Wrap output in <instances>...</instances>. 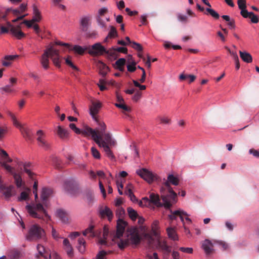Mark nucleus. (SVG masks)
<instances>
[{
	"label": "nucleus",
	"mask_w": 259,
	"mask_h": 259,
	"mask_svg": "<svg viewBox=\"0 0 259 259\" xmlns=\"http://www.w3.org/2000/svg\"><path fill=\"white\" fill-rule=\"evenodd\" d=\"M228 26L231 29H233L235 27L234 21L232 19H230L229 16H228Z\"/></svg>",
	"instance_id": "0e129e2a"
},
{
	"label": "nucleus",
	"mask_w": 259,
	"mask_h": 259,
	"mask_svg": "<svg viewBox=\"0 0 259 259\" xmlns=\"http://www.w3.org/2000/svg\"><path fill=\"white\" fill-rule=\"evenodd\" d=\"M45 235V232L39 225L35 224L32 225L26 236L28 240H36L42 238Z\"/></svg>",
	"instance_id": "6e6552de"
},
{
	"label": "nucleus",
	"mask_w": 259,
	"mask_h": 259,
	"mask_svg": "<svg viewBox=\"0 0 259 259\" xmlns=\"http://www.w3.org/2000/svg\"><path fill=\"white\" fill-rule=\"evenodd\" d=\"M21 173L22 172H20L18 173L15 172L13 173V174L12 175L14 178L15 183L18 188L21 187L22 185Z\"/></svg>",
	"instance_id": "7c9ffc66"
},
{
	"label": "nucleus",
	"mask_w": 259,
	"mask_h": 259,
	"mask_svg": "<svg viewBox=\"0 0 259 259\" xmlns=\"http://www.w3.org/2000/svg\"><path fill=\"white\" fill-rule=\"evenodd\" d=\"M1 165L7 170L11 175H12L13 173L15 172L14 168L8 165L7 163H6V162H1Z\"/></svg>",
	"instance_id": "a18cd8bd"
},
{
	"label": "nucleus",
	"mask_w": 259,
	"mask_h": 259,
	"mask_svg": "<svg viewBox=\"0 0 259 259\" xmlns=\"http://www.w3.org/2000/svg\"><path fill=\"white\" fill-rule=\"evenodd\" d=\"M26 209L30 215L34 218L42 219L47 222L50 219V217L41 203L27 205Z\"/></svg>",
	"instance_id": "39448f33"
},
{
	"label": "nucleus",
	"mask_w": 259,
	"mask_h": 259,
	"mask_svg": "<svg viewBox=\"0 0 259 259\" xmlns=\"http://www.w3.org/2000/svg\"><path fill=\"white\" fill-rule=\"evenodd\" d=\"M21 256V251L16 248L11 249L8 253V257L10 259H19Z\"/></svg>",
	"instance_id": "bb28decb"
},
{
	"label": "nucleus",
	"mask_w": 259,
	"mask_h": 259,
	"mask_svg": "<svg viewBox=\"0 0 259 259\" xmlns=\"http://www.w3.org/2000/svg\"><path fill=\"white\" fill-rule=\"evenodd\" d=\"M96 66L99 70L100 74L103 76H106L109 71V67L101 61H98L97 62Z\"/></svg>",
	"instance_id": "4be33fe9"
},
{
	"label": "nucleus",
	"mask_w": 259,
	"mask_h": 259,
	"mask_svg": "<svg viewBox=\"0 0 259 259\" xmlns=\"http://www.w3.org/2000/svg\"><path fill=\"white\" fill-rule=\"evenodd\" d=\"M57 134L62 140H66L69 137V132L67 130L61 126H58L56 130Z\"/></svg>",
	"instance_id": "5701e85b"
},
{
	"label": "nucleus",
	"mask_w": 259,
	"mask_h": 259,
	"mask_svg": "<svg viewBox=\"0 0 259 259\" xmlns=\"http://www.w3.org/2000/svg\"><path fill=\"white\" fill-rule=\"evenodd\" d=\"M112 251L106 252L103 250L100 251L96 255V259H107L106 255Z\"/></svg>",
	"instance_id": "49530a36"
},
{
	"label": "nucleus",
	"mask_w": 259,
	"mask_h": 259,
	"mask_svg": "<svg viewBox=\"0 0 259 259\" xmlns=\"http://www.w3.org/2000/svg\"><path fill=\"white\" fill-rule=\"evenodd\" d=\"M125 63V59L124 58H120L118 60H117L115 64L117 66V68L120 70L122 71L123 70V66L124 65Z\"/></svg>",
	"instance_id": "c03bdc74"
},
{
	"label": "nucleus",
	"mask_w": 259,
	"mask_h": 259,
	"mask_svg": "<svg viewBox=\"0 0 259 259\" xmlns=\"http://www.w3.org/2000/svg\"><path fill=\"white\" fill-rule=\"evenodd\" d=\"M142 202H143L144 205L146 207H149L151 206V204L150 202L149 198H148L147 197H143L142 199Z\"/></svg>",
	"instance_id": "338daca9"
},
{
	"label": "nucleus",
	"mask_w": 259,
	"mask_h": 259,
	"mask_svg": "<svg viewBox=\"0 0 259 259\" xmlns=\"http://www.w3.org/2000/svg\"><path fill=\"white\" fill-rule=\"evenodd\" d=\"M7 27H1V33H7L9 31L11 34L15 36L17 39H20L25 36V34L21 30V26L18 25L14 26L10 22L7 23Z\"/></svg>",
	"instance_id": "0eeeda50"
},
{
	"label": "nucleus",
	"mask_w": 259,
	"mask_h": 259,
	"mask_svg": "<svg viewBox=\"0 0 259 259\" xmlns=\"http://www.w3.org/2000/svg\"><path fill=\"white\" fill-rule=\"evenodd\" d=\"M71 57L70 56H68L66 58H65V63L66 64L71 67L73 69L75 70H78V68L75 66L71 60Z\"/></svg>",
	"instance_id": "8fccbe9b"
},
{
	"label": "nucleus",
	"mask_w": 259,
	"mask_h": 259,
	"mask_svg": "<svg viewBox=\"0 0 259 259\" xmlns=\"http://www.w3.org/2000/svg\"><path fill=\"white\" fill-rule=\"evenodd\" d=\"M8 114H9V116L11 117V118L13 121L14 125L15 126H16L17 127L19 128V130H20V127H22L23 126H22L20 124V123L17 121L15 116L12 113H11L10 112H9Z\"/></svg>",
	"instance_id": "09e8293b"
},
{
	"label": "nucleus",
	"mask_w": 259,
	"mask_h": 259,
	"mask_svg": "<svg viewBox=\"0 0 259 259\" xmlns=\"http://www.w3.org/2000/svg\"><path fill=\"white\" fill-rule=\"evenodd\" d=\"M239 53H240V58L242 59V60L244 62L247 63H251L252 62V58L251 55L249 53H248L245 51H244V52L240 51Z\"/></svg>",
	"instance_id": "c756f323"
},
{
	"label": "nucleus",
	"mask_w": 259,
	"mask_h": 259,
	"mask_svg": "<svg viewBox=\"0 0 259 259\" xmlns=\"http://www.w3.org/2000/svg\"><path fill=\"white\" fill-rule=\"evenodd\" d=\"M178 20L182 22L186 23L187 22L188 17L186 15L178 14L177 15Z\"/></svg>",
	"instance_id": "680f3d73"
},
{
	"label": "nucleus",
	"mask_w": 259,
	"mask_h": 259,
	"mask_svg": "<svg viewBox=\"0 0 259 259\" xmlns=\"http://www.w3.org/2000/svg\"><path fill=\"white\" fill-rule=\"evenodd\" d=\"M49 58L56 67H60L61 57L59 54V50L55 48L54 46L48 47L41 56L40 64L46 70L49 68Z\"/></svg>",
	"instance_id": "f03ea898"
},
{
	"label": "nucleus",
	"mask_w": 259,
	"mask_h": 259,
	"mask_svg": "<svg viewBox=\"0 0 259 259\" xmlns=\"http://www.w3.org/2000/svg\"><path fill=\"white\" fill-rule=\"evenodd\" d=\"M111 146H105L103 147L102 148L104 149V152L106 153V156L111 160H115V156L112 152V151L110 150V147Z\"/></svg>",
	"instance_id": "ea45409f"
},
{
	"label": "nucleus",
	"mask_w": 259,
	"mask_h": 259,
	"mask_svg": "<svg viewBox=\"0 0 259 259\" xmlns=\"http://www.w3.org/2000/svg\"><path fill=\"white\" fill-rule=\"evenodd\" d=\"M132 56L131 55L128 56V62L129 63V64L127 65V71L130 72H133L136 70V64L137 63L135 61H132Z\"/></svg>",
	"instance_id": "473e14b6"
},
{
	"label": "nucleus",
	"mask_w": 259,
	"mask_h": 259,
	"mask_svg": "<svg viewBox=\"0 0 259 259\" xmlns=\"http://www.w3.org/2000/svg\"><path fill=\"white\" fill-rule=\"evenodd\" d=\"M156 249L161 250L164 256L168 255L171 252V247L167 245L165 241H161L159 238L157 239Z\"/></svg>",
	"instance_id": "2eb2a0df"
},
{
	"label": "nucleus",
	"mask_w": 259,
	"mask_h": 259,
	"mask_svg": "<svg viewBox=\"0 0 259 259\" xmlns=\"http://www.w3.org/2000/svg\"><path fill=\"white\" fill-rule=\"evenodd\" d=\"M110 30L108 34V37L113 38L117 35V32L115 27L111 26Z\"/></svg>",
	"instance_id": "603ef678"
},
{
	"label": "nucleus",
	"mask_w": 259,
	"mask_h": 259,
	"mask_svg": "<svg viewBox=\"0 0 259 259\" xmlns=\"http://www.w3.org/2000/svg\"><path fill=\"white\" fill-rule=\"evenodd\" d=\"M238 7L241 10L240 14L243 17L250 18L252 23H256L258 22V19L257 16L254 15L253 12H249L246 10V5L245 4V2L239 1Z\"/></svg>",
	"instance_id": "9d476101"
},
{
	"label": "nucleus",
	"mask_w": 259,
	"mask_h": 259,
	"mask_svg": "<svg viewBox=\"0 0 259 259\" xmlns=\"http://www.w3.org/2000/svg\"><path fill=\"white\" fill-rule=\"evenodd\" d=\"M110 51L111 50H106L100 42H98L89 48L88 53L90 55L93 56L102 55L104 53L112 55L113 54Z\"/></svg>",
	"instance_id": "1a4fd4ad"
},
{
	"label": "nucleus",
	"mask_w": 259,
	"mask_h": 259,
	"mask_svg": "<svg viewBox=\"0 0 259 259\" xmlns=\"http://www.w3.org/2000/svg\"><path fill=\"white\" fill-rule=\"evenodd\" d=\"M164 187H161L160 191L161 193V198L163 203L160 202L159 195L151 193L149 195V199L150 204H152L157 207H161L163 206L165 208L169 209L171 206L174 202L170 199L169 196L164 191Z\"/></svg>",
	"instance_id": "7ed1b4c3"
},
{
	"label": "nucleus",
	"mask_w": 259,
	"mask_h": 259,
	"mask_svg": "<svg viewBox=\"0 0 259 259\" xmlns=\"http://www.w3.org/2000/svg\"><path fill=\"white\" fill-rule=\"evenodd\" d=\"M170 183L175 186L178 185V178L175 177L173 175H169L167 177V180L163 183V186L162 187H164V191L168 194L170 199H171L173 201L176 202L177 194L170 187Z\"/></svg>",
	"instance_id": "423d86ee"
},
{
	"label": "nucleus",
	"mask_w": 259,
	"mask_h": 259,
	"mask_svg": "<svg viewBox=\"0 0 259 259\" xmlns=\"http://www.w3.org/2000/svg\"><path fill=\"white\" fill-rule=\"evenodd\" d=\"M19 166L22 165L23 166L24 171L28 175L29 177L32 180H34V176L35 174L31 171L28 168L30 166L31 163L19 162L18 163Z\"/></svg>",
	"instance_id": "393cba45"
},
{
	"label": "nucleus",
	"mask_w": 259,
	"mask_h": 259,
	"mask_svg": "<svg viewBox=\"0 0 259 259\" xmlns=\"http://www.w3.org/2000/svg\"><path fill=\"white\" fill-rule=\"evenodd\" d=\"M130 232V239H127L131 242L133 244L137 245L140 242L141 238L139 234V231L136 227L131 228L129 230Z\"/></svg>",
	"instance_id": "dca6fc26"
},
{
	"label": "nucleus",
	"mask_w": 259,
	"mask_h": 259,
	"mask_svg": "<svg viewBox=\"0 0 259 259\" xmlns=\"http://www.w3.org/2000/svg\"><path fill=\"white\" fill-rule=\"evenodd\" d=\"M33 14L32 22H38L41 19L40 12L35 5L33 6Z\"/></svg>",
	"instance_id": "cd10ccee"
},
{
	"label": "nucleus",
	"mask_w": 259,
	"mask_h": 259,
	"mask_svg": "<svg viewBox=\"0 0 259 259\" xmlns=\"http://www.w3.org/2000/svg\"><path fill=\"white\" fill-rule=\"evenodd\" d=\"M65 249L67 254L69 256H72L73 255V248L71 245H69L65 247Z\"/></svg>",
	"instance_id": "69168bd1"
},
{
	"label": "nucleus",
	"mask_w": 259,
	"mask_h": 259,
	"mask_svg": "<svg viewBox=\"0 0 259 259\" xmlns=\"http://www.w3.org/2000/svg\"><path fill=\"white\" fill-rule=\"evenodd\" d=\"M113 51L115 52H118L122 53L124 54H127V49L126 48L124 47H118V48H113L112 49Z\"/></svg>",
	"instance_id": "13d9d810"
},
{
	"label": "nucleus",
	"mask_w": 259,
	"mask_h": 259,
	"mask_svg": "<svg viewBox=\"0 0 259 259\" xmlns=\"http://www.w3.org/2000/svg\"><path fill=\"white\" fill-rule=\"evenodd\" d=\"M201 247L207 254H210L212 252L213 245L208 239H205L201 243Z\"/></svg>",
	"instance_id": "aec40b11"
},
{
	"label": "nucleus",
	"mask_w": 259,
	"mask_h": 259,
	"mask_svg": "<svg viewBox=\"0 0 259 259\" xmlns=\"http://www.w3.org/2000/svg\"><path fill=\"white\" fill-rule=\"evenodd\" d=\"M37 249L41 256L44 255V253H47V250L45 247L40 244L37 245Z\"/></svg>",
	"instance_id": "bf43d9fd"
},
{
	"label": "nucleus",
	"mask_w": 259,
	"mask_h": 259,
	"mask_svg": "<svg viewBox=\"0 0 259 259\" xmlns=\"http://www.w3.org/2000/svg\"><path fill=\"white\" fill-rule=\"evenodd\" d=\"M147 259H160L158 257V254L156 252H154L152 255L147 254L146 255Z\"/></svg>",
	"instance_id": "774afa93"
},
{
	"label": "nucleus",
	"mask_w": 259,
	"mask_h": 259,
	"mask_svg": "<svg viewBox=\"0 0 259 259\" xmlns=\"http://www.w3.org/2000/svg\"><path fill=\"white\" fill-rule=\"evenodd\" d=\"M91 20L90 16H84L80 20L81 29L82 31H87L89 26V22Z\"/></svg>",
	"instance_id": "a878e982"
},
{
	"label": "nucleus",
	"mask_w": 259,
	"mask_h": 259,
	"mask_svg": "<svg viewBox=\"0 0 259 259\" xmlns=\"http://www.w3.org/2000/svg\"><path fill=\"white\" fill-rule=\"evenodd\" d=\"M94 226L90 225L87 229L83 232L84 236L89 235L90 237H94L97 235V233L94 231Z\"/></svg>",
	"instance_id": "c9c22d12"
},
{
	"label": "nucleus",
	"mask_w": 259,
	"mask_h": 259,
	"mask_svg": "<svg viewBox=\"0 0 259 259\" xmlns=\"http://www.w3.org/2000/svg\"><path fill=\"white\" fill-rule=\"evenodd\" d=\"M20 131L26 140L29 141L32 140L33 134L30 129L23 126L20 127Z\"/></svg>",
	"instance_id": "412c9836"
},
{
	"label": "nucleus",
	"mask_w": 259,
	"mask_h": 259,
	"mask_svg": "<svg viewBox=\"0 0 259 259\" xmlns=\"http://www.w3.org/2000/svg\"><path fill=\"white\" fill-rule=\"evenodd\" d=\"M137 174L149 183L157 179V176L146 168L137 170Z\"/></svg>",
	"instance_id": "f8f14e48"
},
{
	"label": "nucleus",
	"mask_w": 259,
	"mask_h": 259,
	"mask_svg": "<svg viewBox=\"0 0 259 259\" xmlns=\"http://www.w3.org/2000/svg\"><path fill=\"white\" fill-rule=\"evenodd\" d=\"M146 237L147 240V244L150 249H156L157 239H155L153 237L147 235Z\"/></svg>",
	"instance_id": "2f4dec72"
},
{
	"label": "nucleus",
	"mask_w": 259,
	"mask_h": 259,
	"mask_svg": "<svg viewBox=\"0 0 259 259\" xmlns=\"http://www.w3.org/2000/svg\"><path fill=\"white\" fill-rule=\"evenodd\" d=\"M37 141L39 146L45 150H48L50 148V144L45 140V135L43 131L39 130L36 133Z\"/></svg>",
	"instance_id": "4468645a"
},
{
	"label": "nucleus",
	"mask_w": 259,
	"mask_h": 259,
	"mask_svg": "<svg viewBox=\"0 0 259 259\" xmlns=\"http://www.w3.org/2000/svg\"><path fill=\"white\" fill-rule=\"evenodd\" d=\"M8 114H9V116L11 117V118L13 121L14 125L15 126H16L17 127L19 128V130H20V127H22L23 126H22L20 124V123L17 121L15 116L12 113H11L10 112H9Z\"/></svg>",
	"instance_id": "de8ad7c7"
},
{
	"label": "nucleus",
	"mask_w": 259,
	"mask_h": 259,
	"mask_svg": "<svg viewBox=\"0 0 259 259\" xmlns=\"http://www.w3.org/2000/svg\"><path fill=\"white\" fill-rule=\"evenodd\" d=\"M1 90L6 93H12L14 91V90L12 88V85H7L4 87L2 88Z\"/></svg>",
	"instance_id": "e2e57ef3"
},
{
	"label": "nucleus",
	"mask_w": 259,
	"mask_h": 259,
	"mask_svg": "<svg viewBox=\"0 0 259 259\" xmlns=\"http://www.w3.org/2000/svg\"><path fill=\"white\" fill-rule=\"evenodd\" d=\"M28 199V194L25 191H23L21 193L20 197L18 198V201H21L26 200Z\"/></svg>",
	"instance_id": "5fc2aeb1"
},
{
	"label": "nucleus",
	"mask_w": 259,
	"mask_h": 259,
	"mask_svg": "<svg viewBox=\"0 0 259 259\" xmlns=\"http://www.w3.org/2000/svg\"><path fill=\"white\" fill-rule=\"evenodd\" d=\"M72 50L79 55H82L85 51V49H83L81 46L78 45L74 46Z\"/></svg>",
	"instance_id": "864d4df0"
},
{
	"label": "nucleus",
	"mask_w": 259,
	"mask_h": 259,
	"mask_svg": "<svg viewBox=\"0 0 259 259\" xmlns=\"http://www.w3.org/2000/svg\"><path fill=\"white\" fill-rule=\"evenodd\" d=\"M91 152L93 156L96 159H100L101 155L99 151L94 147L91 148Z\"/></svg>",
	"instance_id": "3c124183"
},
{
	"label": "nucleus",
	"mask_w": 259,
	"mask_h": 259,
	"mask_svg": "<svg viewBox=\"0 0 259 259\" xmlns=\"http://www.w3.org/2000/svg\"><path fill=\"white\" fill-rule=\"evenodd\" d=\"M132 47L134 48V49L138 51H142L143 48L142 46L137 42H136L135 41L132 42Z\"/></svg>",
	"instance_id": "4d7b16f0"
},
{
	"label": "nucleus",
	"mask_w": 259,
	"mask_h": 259,
	"mask_svg": "<svg viewBox=\"0 0 259 259\" xmlns=\"http://www.w3.org/2000/svg\"><path fill=\"white\" fill-rule=\"evenodd\" d=\"M229 52L230 53V55L232 58L234 60L235 62V67L236 69H239L240 67L239 62V59L238 57L237 56V54L235 52H231L228 49V52Z\"/></svg>",
	"instance_id": "79ce46f5"
},
{
	"label": "nucleus",
	"mask_w": 259,
	"mask_h": 259,
	"mask_svg": "<svg viewBox=\"0 0 259 259\" xmlns=\"http://www.w3.org/2000/svg\"><path fill=\"white\" fill-rule=\"evenodd\" d=\"M99 215L101 218L107 217L109 222L112 221L113 217L112 210L107 206L102 207L100 209Z\"/></svg>",
	"instance_id": "a211bd4d"
},
{
	"label": "nucleus",
	"mask_w": 259,
	"mask_h": 259,
	"mask_svg": "<svg viewBox=\"0 0 259 259\" xmlns=\"http://www.w3.org/2000/svg\"><path fill=\"white\" fill-rule=\"evenodd\" d=\"M57 217L63 223H67L68 222V217L67 213L62 209H58L56 211Z\"/></svg>",
	"instance_id": "c85d7f7f"
},
{
	"label": "nucleus",
	"mask_w": 259,
	"mask_h": 259,
	"mask_svg": "<svg viewBox=\"0 0 259 259\" xmlns=\"http://www.w3.org/2000/svg\"><path fill=\"white\" fill-rule=\"evenodd\" d=\"M109 234V229L108 228L105 226L103 228V237L100 238L98 240V242L100 244L102 245H106L108 246V244L107 241H106L107 238Z\"/></svg>",
	"instance_id": "b1692460"
},
{
	"label": "nucleus",
	"mask_w": 259,
	"mask_h": 259,
	"mask_svg": "<svg viewBox=\"0 0 259 259\" xmlns=\"http://www.w3.org/2000/svg\"><path fill=\"white\" fill-rule=\"evenodd\" d=\"M205 14L206 15H210L215 19H219L220 17L219 14L217 12L209 8L206 9V12H205Z\"/></svg>",
	"instance_id": "a19ab883"
},
{
	"label": "nucleus",
	"mask_w": 259,
	"mask_h": 259,
	"mask_svg": "<svg viewBox=\"0 0 259 259\" xmlns=\"http://www.w3.org/2000/svg\"><path fill=\"white\" fill-rule=\"evenodd\" d=\"M52 193V190L50 189L44 188L42 189L41 198L44 202L45 201L47 200L48 197Z\"/></svg>",
	"instance_id": "4c0bfd02"
},
{
	"label": "nucleus",
	"mask_w": 259,
	"mask_h": 259,
	"mask_svg": "<svg viewBox=\"0 0 259 259\" xmlns=\"http://www.w3.org/2000/svg\"><path fill=\"white\" fill-rule=\"evenodd\" d=\"M100 130H94L93 128H88L87 131L90 133V136H91L94 141L100 147L105 146H114L116 145V142L113 140L109 133L105 132L106 126L104 122L99 123Z\"/></svg>",
	"instance_id": "f257e3e1"
},
{
	"label": "nucleus",
	"mask_w": 259,
	"mask_h": 259,
	"mask_svg": "<svg viewBox=\"0 0 259 259\" xmlns=\"http://www.w3.org/2000/svg\"><path fill=\"white\" fill-rule=\"evenodd\" d=\"M127 211L129 217L133 221H135L139 217L137 211H136L132 207H128L127 208Z\"/></svg>",
	"instance_id": "e433bc0d"
},
{
	"label": "nucleus",
	"mask_w": 259,
	"mask_h": 259,
	"mask_svg": "<svg viewBox=\"0 0 259 259\" xmlns=\"http://www.w3.org/2000/svg\"><path fill=\"white\" fill-rule=\"evenodd\" d=\"M171 214L168 215V217L170 220H174L176 219L178 215H180V210H177L174 211V212L172 210H170Z\"/></svg>",
	"instance_id": "6e6d98bb"
},
{
	"label": "nucleus",
	"mask_w": 259,
	"mask_h": 259,
	"mask_svg": "<svg viewBox=\"0 0 259 259\" xmlns=\"http://www.w3.org/2000/svg\"><path fill=\"white\" fill-rule=\"evenodd\" d=\"M63 188L67 193L74 195L78 191V185L77 183L73 179L67 180L64 183Z\"/></svg>",
	"instance_id": "9b49d317"
},
{
	"label": "nucleus",
	"mask_w": 259,
	"mask_h": 259,
	"mask_svg": "<svg viewBox=\"0 0 259 259\" xmlns=\"http://www.w3.org/2000/svg\"><path fill=\"white\" fill-rule=\"evenodd\" d=\"M101 107L102 103L99 101L92 102V105L90 107V114L98 124H99V123L103 122L99 120L97 116Z\"/></svg>",
	"instance_id": "ddd939ff"
},
{
	"label": "nucleus",
	"mask_w": 259,
	"mask_h": 259,
	"mask_svg": "<svg viewBox=\"0 0 259 259\" xmlns=\"http://www.w3.org/2000/svg\"><path fill=\"white\" fill-rule=\"evenodd\" d=\"M115 106L118 108L122 109L123 113L124 114H125L126 112H129L131 111V109L130 107L122 103H115Z\"/></svg>",
	"instance_id": "37998d69"
},
{
	"label": "nucleus",
	"mask_w": 259,
	"mask_h": 259,
	"mask_svg": "<svg viewBox=\"0 0 259 259\" xmlns=\"http://www.w3.org/2000/svg\"><path fill=\"white\" fill-rule=\"evenodd\" d=\"M166 231L168 236L169 238L173 240L174 241L178 240V235L174 228L171 227L168 228H167Z\"/></svg>",
	"instance_id": "f704fd0d"
},
{
	"label": "nucleus",
	"mask_w": 259,
	"mask_h": 259,
	"mask_svg": "<svg viewBox=\"0 0 259 259\" xmlns=\"http://www.w3.org/2000/svg\"><path fill=\"white\" fill-rule=\"evenodd\" d=\"M69 127L73 130L76 134H80L84 135L85 137L90 136V133L87 132L88 128H91L88 126H85L82 130H80L77 128L74 123H70L69 124Z\"/></svg>",
	"instance_id": "6ab92c4d"
},
{
	"label": "nucleus",
	"mask_w": 259,
	"mask_h": 259,
	"mask_svg": "<svg viewBox=\"0 0 259 259\" xmlns=\"http://www.w3.org/2000/svg\"><path fill=\"white\" fill-rule=\"evenodd\" d=\"M196 78V77L195 75L191 74H181L179 76L180 80H184L187 79L188 80V82L189 83L193 82L195 80Z\"/></svg>",
	"instance_id": "72a5a7b5"
},
{
	"label": "nucleus",
	"mask_w": 259,
	"mask_h": 259,
	"mask_svg": "<svg viewBox=\"0 0 259 259\" xmlns=\"http://www.w3.org/2000/svg\"><path fill=\"white\" fill-rule=\"evenodd\" d=\"M0 190L3 192L5 198L9 199L14 194V187L13 185L7 186L3 184H0Z\"/></svg>",
	"instance_id": "f3484780"
},
{
	"label": "nucleus",
	"mask_w": 259,
	"mask_h": 259,
	"mask_svg": "<svg viewBox=\"0 0 259 259\" xmlns=\"http://www.w3.org/2000/svg\"><path fill=\"white\" fill-rule=\"evenodd\" d=\"M53 162L55 164L57 168H60L62 167L61 166V160L58 157H55L53 159Z\"/></svg>",
	"instance_id": "052dcab7"
},
{
	"label": "nucleus",
	"mask_w": 259,
	"mask_h": 259,
	"mask_svg": "<svg viewBox=\"0 0 259 259\" xmlns=\"http://www.w3.org/2000/svg\"><path fill=\"white\" fill-rule=\"evenodd\" d=\"M127 223L121 219H119L117 221L116 232L112 238V241L117 244L118 247L120 249H123L128 245V240L127 239H123L121 238L125 230V228Z\"/></svg>",
	"instance_id": "20e7f679"
},
{
	"label": "nucleus",
	"mask_w": 259,
	"mask_h": 259,
	"mask_svg": "<svg viewBox=\"0 0 259 259\" xmlns=\"http://www.w3.org/2000/svg\"><path fill=\"white\" fill-rule=\"evenodd\" d=\"M85 241L83 238H79L78 239L77 248L79 251L82 253L85 251Z\"/></svg>",
	"instance_id": "58836bf2"
}]
</instances>
